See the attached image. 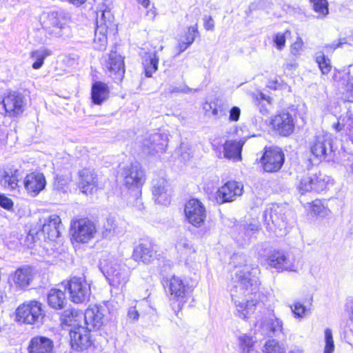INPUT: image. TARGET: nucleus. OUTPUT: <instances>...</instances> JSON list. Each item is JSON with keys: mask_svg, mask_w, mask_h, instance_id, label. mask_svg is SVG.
<instances>
[{"mask_svg": "<svg viewBox=\"0 0 353 353\" xmlns=\"http://www.w3.org/2000/svg\"><path fill=\"white\" fill-rule=\"evenodd\" d=\"M232 262L238 269L233 278L234 285L231 290V296L236 307V314L246 319L256 310V301L250 296L259 291L260 283L257 274L260 270L258 266L248 264L243 254H234Z\"/></svg>", "mask_w": 353, "mask_h": 353, "instance_id": "nucleus-1", "label": "nucleus"}, {"mask_svg": "<svg viewBox=\"0 0 353 353\" xmlns=\"http://www.w3.org/2000/svg\"><path fill=\"white\" fill-rule=\"evenodd\" d=\"M69 21L68 14L63 10L44 12L40 17L41 25L46 34L54 38L70 34Z\"/></svg>", "mask_w": 353, "mask_h": 353, "instance_id": "nucleus-2", "label": "nucleus"}, {"mask_svg": "<svg viewBox=\"0 0 353 353\" xmlns=\"http://www.w3.org/2000/svg\"><path fill=\"white\" fill-rule=\"evenodd\" d=\"M44 316L42 303L34 300L20 305L15 312V321L28 325L39 326L42 324Z\"/></svg>", "mask_w": 353, "mask_h": 353, "instance_id": "nucleus-3", "label": "nucleus"}, {"mask_svg": "<svg viewBox=\"0 0 353 353\" xmlns=\"http://www.w3.org/2000/svg\"><path fill=\"white\" fill-rule=\"evenodd\" d=\"M113 27V16L110 10H103L97 12L96 28L93 39V47L94 49L100 51L106 49L108 44V30Z\"/></svg>", "mask_w": 353, "mask_h": 353, "instance_id": "nucleus-4", "label": "nucleus"}, {"mask_svg": "<svg viewBox=\"0 0 353 353\" xmlns=\"http://www.w3.org/2000/svg\"><path fill=\"white\" fill-rule=\"evenodd\" d=\"M310 149L312 155L319 161L332 160L334 150L332 134L325 132L319 133L310 142Z\"/></svg>", "mask_w": 353, "mask_h": 353, "instance_id": "nucleus-5", "label": "nucleus"}, {"mask_svg": "<svg viewBox=\"0 0 353 353\" xmlns=\"http://www.w3.org/2000/svg\"><path fill=\"white\" fill-rule=\"evenodd\" d=\"M65 290L68 291L70 301L74 303L88 302L91 294L90 284L84 277L74 276L66 283Z\"/></svg>", "mask_w": 353, "mask_h": 353, "instance_id": "nucleus-6", "label": "nucleus"}, {"mask_svg": "<svg viewBox=\"0 0 353 353\" xmlns=\"http://www.w3.org/2000/svg\"><path fill=\"white\" fill-rule=\"evenodd\" d=\"M329 177L320 171L311 170L299 179L298 190L301 194L307 192H321L325 190Z\"/></svg>", "mask_w": 353, "mask_h": 353, "instance_id": "nucleus-7", "label": "nucleus"}, {"mask_svg": "<svg viewBox=\"0 0 353 353\" xmlns=\"http://www.w3.org/2000/svg\"><path fill=\"white\" fill-rule=\"evenodd\" d=\"M70 227L72 238L78 243L89 242L94 237L97 232L95 224L88 219L73 221L71 222Z\"/></svg>", "mask_w": 353, "mask_h": 353, "instance_id": "nucleus-8", "label": "nucleus"}, {"mask_svg": "<svg viewBox=\"0 0 353 353\" xmlns=\"http://www.w3.org/2000/svg\"><path fill=\"white\" fill-rule=\"evenodd\" d=\"M260 162L264 171L276 172L281 169L285 162V155L279 147H265Z\"/></svg>", "mask_w": 353, "mask_h": 353, "instance_id": "nucleus-9", "label": "nucleus"}, {"mask_svg": "<svg viewBox=\"0 0 353 353\" xmlns=\"http://www.w3.org/2000/svg\"><path fill=\"white\" fill-rule=\"evenodd\" d=\"M263 219L267 228L270 230H274V232H276V230H278L282 232L280 235L285 232L287 221L283 208L278 205H273L264 211Z\"/></svg>", "mask_w": 353, "mask_h": 353, "instance_id": "nucleus-10", "label": "nucleus"}, {"mask_svg": "<svg viewBox=\"0 0 353 353\" xmlns=\"http://www.w3.org/2000/svg\"><path fill=\"white\" fill-rule=\"evenodd\" d=\"M272 129L280 136L291 135L295 128V118L288 111L283 110L278 112L271 119Z\"/></svg>", "mask_w": 353, "mask_h": 353, "instance_id": "nucleus-11", "label": "nucleus"}, {"mask_svg": "<svg viewBox=\"0 0 353 353\" xmlns=\"http://www.w3.org/2000/svg\"><path fill=\"white\" fill-rule=\"evenodd\" d=\"M122 175L126 187L129 189L137 188L136 195L141 194L140 188L145 182V174L140 164L135 162L125 167Z\"/></svg>", "mask_w": 353, "mask_h": 353, "instance_id": "nucleus-12", "label": "nucleus"}, {"mask_svg": "<svg viewBox=\"0 0 353 353\" xmlns=\"http://www.w3.org/2000/svg\"><path fill=\"white\" fill-rule=\"evenodd\" d=\"M185 218L192 225L199 228L206 218V210L203 204L196 199H190L185 205Z\"/></svg>", "mask_w": 353, "mask_h": 353, "instance_id": "nucleus-13", "label": "nucleus"}, {"mask_svg": "<svg viewBox=\"0 0 353 353\" xmlns=\"http://www.w3.org/2000/svg\"><path fill=\"white\" fill-rule=\"evenodd\" d=\"M168 141L166 134L159 132L147 133L142 143L143 150L151 155L163 153L165 151Z\"/></svg>", "mask_w": 353, "mask_h": 353, "instance_id": "nucleus-14", "label": "nucleus"}, {"mask_svg": "<svg viewBox=\"0 0 353 353\" xmlns=\"http://www.w3.org/2000/svg\"><path fill=\"white\" fill-rule=\"evenodd\" d=\"M266 262L269 268L277 272L294 271V259L281 250H272L267 255Z\"/></svg>", "mask_w": 353, "mask_h": 353, "instance_id": "nucleus-15", "label": "nucleus"}, {"mask_svg": "<svg viewBox=\"0 0 353 353\" xmlns=\"http://www.w3.org/2000/svg\"><path fill=\"white\" fill-rule=\"evenodd\" d=\"M90 330L81 325H78L70 330V345L73 350L82 351L92 345Z\"/></svg>", "mask_w": 353, "mask_h": 353, "instance_id": "nucleus-16", "label": "nucleus"}, {"mask_svg": "<svg viewBox=\"0 0 353 353\" xmlns=\"http://www.w3.org/2000/svg\"><path fill=\"white\" fill-rule=\"evenodd\" d=\"M170 298L179 302V311L181 310L183 304L188 301L189 287L183 280L176 276H172L168 283Z\"/></svg>", "mask_w": 353, "mask_h": 353, "instance_id": "nucleus-17", "label": "nucleus"}, {"mask_svg": "<svg viewBox=\"0 0 353 353\" xmlns=\"http://www.w3.org/2000/svg\"><path fill=\"white\" fill-rule=\"evenodd\" d=\"M100 269L107 279L118 285L125 284L128 281V274L122 271L119 265L112 261H101Z\"/></svg>", "mask_w": 353, "mask_h": 353, "instance_id": "nucleus-18", "label": "nucleus"}, {"mask_svg": "<svg viewBox=\"0 0 353 353\" xmlns=\"http://www.w3.org/2000/svg\"><path fill=\"white\" fill-rule=\"evenodd\" d=\"M61 221L57 214H52L44 219L41 230L36 234L43 235L44 239L50 241L56 240L61 234Z\"/></svg>", "mask_w": 353, "mask_h": 353, "instance_id": "nucleus-19", "label": "nucleus"}, {"mask_svg": "<svg viewBox=\"0 0 353 353\" xmlns=\"http://www.w3.org/2000/svg\"><path fill=\"white\" fill-rule=\"evenodd\" d=\"M25 99L22 94L13 92L6 96L0 103L2 108L10 116L19 114L23 111Z\"/></svg>", "mask_w": 353, "mask_h": 353, "instance_id": "nucleus-20", "label": "nucleus"}, {"mask_svg": "<svg viewBox=\"0 0 353 353\" xmlns=\"http://www.w3.org/2000/svg\"><path fill=\"white\" fill-rule=\"evenodd\" d=\"M104 66L110 72V75L115 80L121 81L125 73L123 58L116 51L111 50L105 57Z\"/></svg>", "mask_w": 353, "mask_h": 353, "instance_id": "nucleus-21", "label": "nucleus"}, {"mask_svg": "<svg viewBox=\"0 0 353 353\" xmlns=\"http://www.w3.org/2000/svg\"><path fill=\"white\" fill-rule=\"evenodd\" d=\"M243 185L236 181H228L219 188L216 199L221 203L234 201L242 194Z\"/></svg>", "mask_w": 353, "mask_h": 353, "instance_id": "nucleus-22", "label": "nucleus"}, {"mask_svg": "<svg viewBox=\"0 0 353 353\" xmlns=\"http://www.w3.org/2000/svg\"><path fill=\"white\" fill-rule=\"evenodd\" d=\"M157 252L155 246L151 243H141L134 248L132 258L136 261L150 264L157 259Z\"/></svg>", "mask_w": 353, "mask_h": 353, "instance_id": "nucleus-23", "label": "nucleus"}, {"mask_svg": "<svg viewBox=\"0 0 353 353\" xmlns=\"http://www.w3.org/2000/svg\"><path fill=\"white\" fill-rule=\"evenodd\" d=\"M23 185L28 194L35 196L45 188L46 181L43 174L34 172L26 175Z\"/></svg>", "mask_w": 353, "mask_h": 353, "instance_id": "nucleus-24", "label": "nucleus"}, {"mask_svg": "<svg viewBox=\"0 0 353 353\" xmlns=\"http://www.w3.org/2000/svg\"><path fill=\"white\" fill-rule=\"evenodd\" d=\"M79 187L82 192L92 194L97 190L98 186V179L94 171L88 168H84L79 171Z\"/></svg>", "mask_w": 353, "mask_h": 353, "instance_id": "nucleus-25", "label": "nucleus"}, {"mask_svg": "<svg viewBox=\"0 0 353 353\" xmlns=\"http://www.w3.org/2000/svg\"><path fill=\"white\" fill-rule=\"evenodd\" d=\"M152 191L156 203L165 205L170 203L168 182L164 178L157 176L153 179L152 181Z\"/></svg>", "mask_w": 353, "mask_h": 353, "instance_id": "nucleus-26", "label": "nucleus"}, {"mask_svg": "<svg viewBox=\"0 0 353 353\" xmlns=\"http://www.w3.org/2000/svg\"><path fill=\"white\" fill-rule=\"evenodd\" d=\"M28 353H54L53 341L46 336L32 338L28 346Z\"/></svg>", "mask_w": 353, "mask_h": 353, "instance_id": "nucleus-27", "label": "nucleus"}, {"mask_svg": "<svg viewBox=\"0 0 353 353\" xmlns=\"http://www.w3.org/2000/svg\"><path fill=\"white\" fill-rule=\"evenodd\" d=\"M103 318L102 307L97 305L88 308L84 313L86 327H89L90 330L100 328L103 323Z\"/></svg>", "mask_w": 353, "mask_h": 353, "instance_id": "nucleus-28", "label": "nucleus"}, {"mask_svg": "<svg viewBox=\"0 0 353 353\" xmlns=\"http://www.w3.org/2000/svg\"><path fill=\"white\" fill-rule=\"evenodd\" d=\"M245 141L243 140H228L223 144V156L234 161L241 160V152Z\"/></svg>", "mask_w": 353, "mask_h": 353, "instance_id": "nucleus-29", "label": "nucleus"}, {"mask_svg": "<svg viewBox=\"0 0 353 353\" xmlns=\"http://www.w3.org/2000/svg\"><path fill=\"white\" fill-rule=\"evenodd\" d=\"M34 277L32 269L30 266H23L18 268L11 276L14 284L20 288H26Z\"/></svg>", "mask_w": 353, "mask_h": 353, "instance_id": "nucleus-30", "label": "nucleus"}, {"mask_svg": "<svg viewBox=\"0 0 353 353\" xmlns=\"http://www.w3.org/2000/svg\"><path fill=\"white\" fill-rule=\"evenodd\" d=\"M109 92L108 86L105 83L101 81H96L92 86L91 98L92 102L96 105H101L108 99Z\"/></svg>", "mask_w": 353, "mask_h": 353, "instance_id": "nucleus-31", "label": "nucleus"}, {"mask_svg": "<svg viewBox=\"0 0 353 353\" xmlns=\"http://www.w3.org/2000/svg\"><path fill=\"white\" fill-rule=\"evenodd\" d=\"M264 334L277 336L283 333V321L276 317L265 319L261 323Z\"/></svg>", "mask_w": 353, "mask_h": 353, "instance_id": "nucleus-32", "label": "nucleus"}, {"mask_svg": "<svg viewBox=\"0 0 353 353\" xmlns=\"http://www.w3.org/2000/svg\"><path fill=\"white\" fill-rule=\"evenodd\" d=\"M47 299L49 306L55 310L63 309L67 303L65 292L55 288L49 291Z\"/></svg>", "mask_w": 353, "mask_h": 353, "instance_id": "nucleus-33", "label": "nucleus"}, {"mask_svg": "<svg viewBox=\"0 0 353 353\" xmlns=\"http://www.w3.org/2000/svg\"><path fill=\"white\" fill-rule=\"evenodd\" d=\"M143 65L146 77H152V74L158 70L159 57L157 52L148 53L143 59Z\"/></svg>", "mask_w": 353, "mask_h": 353, "instance_id": "nucleus-34", "label": "nucleus"}, {"mask_svg": "<svg viewBox=\"0 0 353 353\" xmlns=\"http://www.w3.org/2000/svg\"><path fill=\"white\" fill-rule=\"evenodd\" d=\"M334 128L337 132L344 130L353 143V114L339 118L338 122L334 125Z\"/></svg>", "mask_w": 353, "mask_h": 353, "instance_id": "nucleus-35", "label": "nucleus"}, {"mask_svg": "<svg viewBox=\"0 0 353 353\" xmlns=\"http://www.w3.org/2000/svg\"><path fill=\"white\" fill-rule=\"evenodd\" d=\"M123 232V230L119 226L114 218H108L103 226V236L110 239L114 235H119Z\"/></svg>", "mask_w": 353, "mask_h": 353, "instance_id": "nucleus-36", "label": "nucleus"}, {"mask_svg": "<svg viewBox=\"0 0 353 353\" xmlns=\"http://www.w3.org/2000/svg\"><path fill=\"white\" fill-rule=\"evenodd\" d=\"M80 317L81 315L74 309L65 310L61 316V325L74 328L79 325L77 322Z\"/></svg>", "mask_w": 353, "mask_h": 353, "instance_id": "nucleus-37", "label": "nucleus"}, {"mask_svg": "<svg viewBox=\"0 0 353 353\" xmlns=\"http://www.w3.org/2000/svg\"><path fill=\"white\" fill-rule=\"evenodd\" d=\"M254 103L259 110V112L265 115L268 113V109L267 105H270L272 104V99L266 96L263 92H259L254 95L253 99Z\"/></svg>", "mask_w": 353, "mask_h": 353, "instance_id": "nucleus-38", "label": "nucleus"}, {"mask_svg": "<svg viewBox=\"0 0 353 353\" xmlns=\"http://www.w3.org/2000/svg\"><path fill=\"white\" fill-rule=\"evenodd\" d=\"M52 52L50 50L41 48L32 51L31 52V58L34 59L32 67L33 69L38 70L42 67L44 63V59L50 56Z\"/></svg>", "mask_w": 353, "mask_h": 353, "instance_id": "nucleus-39", "label": "nucleus"}, {"mask_svg": "<svg viewBox=\"0 0 353 353\" xmlns=\"http://www.w3.org/2000/svg\"><path fill=\"white\" fill-rule=\"evenodd\" d=\"M238 341L242 353H250L256 340L250 334H242L238 336Z\"/></svg>", "mask_w": 353, "mask_h": 353, "instance_id": "nucleus-40", "label": "nucleus"}, {"mask_svg": "<svg viewBox=\"0 0 353 353\" xmlns=\"http://www.w3.org/2000/svg\"><path fill=\"white\" fill-rule=\"evenodd\" d=\"M263 353H285V346L276 339H268L262 349Z\"/></svg>", "mask_w": 353, "mask_h": 353, "instance_id": "nucleus-41", "label": "nucleus"}, {"mask_svg": "<svg viewBox=\"0 0 353 353\" xmlns=\"http://www.w3.org/2000/svg\"><path fill=\"white\" fill-rule=\"evenodd\" d=\"M18 182L19 180L16 173L10 174L8 172H4L0 180L1 186L8 190H14L18 187Z\"/></svg>", "mask_w": 353, "mask_h": 353, "instance_id": "nucleus-42", "label": "nucleus"}, {"mask_svg": "<svg viewBox=\"0 0 353 353\" xmlns=\"http://www.w3.org/2000/svg\"><path fill=\"white\" fill-rule=\"evenodd\" d=\"M314 11L317 13L319 19H323L329 14L327 0H310Z\"/></svg>", "mask_w": 353, "mask_h": 353, "instance_id": "nucleus-43", "label": "nucleus"}, {"mask_svg": "<svg viewBox=\"0 0 353 353\" xmlns=\"http://www.w3.org/2000/svg\"><path fill=\"white\" fill-rule=\"evenodd\" d=\"M315 60L323 74H328L331 69L330 59L325 57L323 52H318L315 55Z\"/></svg>", "mask_w": 353, "mask_h": 353, "instance_id": "nucleus-44", "label": "nucleus"}, {"mask_svg": "<svg viewBox=\"0 0 353 353\" xmlns=\"http://www.w3.org/2000/svg\"><path fill=\"white\" fill-rule=\"evenodd\" d=\"M70 182L69 177L66 176H57L54 182V189L59 192L65 193L67 192L68 187V185Z\"/></svg>", "mask_w": 353, "mask_h": 353, "instance_id": "nucleus-45", "label": "nucleus"}, {"mask_svg": "<svg viewBox=\"0 0 353 353\" xmlns=\"http://www.w3.org/2000/svg\"><path fill=\"white\" fill-rule=\"evenodd\" d=\"M325 345L324 353H332L334 350V344L332 337V332L330 328H326L325 330Z\"/></svg>", "mask_w": 353, "mask_h": 353, "instance_id": "nucleus-46", "label": "nucleus"}, {"mask_svg": "<svg viewBox=\"0 0 353 353\" xmlns=\"http://www.w3.org/2000/svg\"><path fill=\"white\" fill-rule=\"evenodd\" d=\"M199 34L197 26H190L188 32L185 33L184 39H183L185 42H188V44H190V46L192 44V43L194 41L195 38Z\"/></svg>", "mask_w": 353, "mask_h": 353, "instance_id": "nucleus-47", "label": "nucleus"}, {"mask_svg": "<svg viewBox=\"0 0 353 353\" xmlns=\"http://www.w3.org/2000/svg\"><path fill=\"white\" fill-rule=\"evenodd\" d=\"M291 309L296 318H303L307 312L305 306L300 302H295Z\"/></svg>", "mask_w": 353, "mask_h": 353, "instance_id": "nucleus-48", "label": "nucleus"}, {"mask_svg": "<svg viewBox=\"0 0 353 353\" xmlns=\"http://www.w3.org/2000/svg\"><path fill=\"white\" fill-rule=\"evenodd\" d=\"M288 33L290 34V31L287 30L285 33L278 32L275 34L273 41L277 49L281 50L285 47L286 41L285 34Z\"/></svg>", "mask_w": 353, "mask_h": 353, "instance_id": "nucleus-49", "label": "nucleus"}, {"mask_svg": "<svg viewBox=\"0 0 353 353\" xmlns=\"http://www.w3.org/2000/svg\"><path fill=\"white\" fill-rule=\"evenodd\" d=\"M347 101L353 100V76H349L344 87Z\"/></svg>", "mask_w": 353, "mask_h": 353, "instance_id": "nucleus-50", "label": "nucleus"}, {"mask_svg": "<svg viewBox=\"0 0 353 353\" xmlns=\"http://www.w3.org/2000/svg\"><path fill=\"white\" fill-rule=\"evenodd\" d=\"M176 248L181 251H186L188 253L190 252L192 249V245L186 239H181L176 243Z\"/></svg>", "mask_w": 353, "mask_h": 353, "instance_id": "nucleus-51", "label": "nucleus"}, {"mask_svg": "<svg viewBox=\"0 0 353 353\" xmlns=\"http://www.w3.org/2000/svg\"><path fill=\"white\" fill-rule=\"evenodd\" d=\"M325 210L323 204L320 200H315L312 204V212L316 215H323Z\"/></svg>", "mask_w": 353, "mask_h": 353, "instance_id": "nucleus-52", "label": "nucleus"}, {"mask_svg": "<svg viewBox=\"0 0 353 353\" xmlns=\"http://www.w3.org/2000/svg\"><path fill=\"white\" fill-rule=\"evenodd\" d=\"M0 206L6 210H10L13 207V202L8 197L0 194Z\"/></svg>", "mask_w": 353, "mask_h": 353, "instance_id": "nucleus-53", "label": "nucleus"}, {"mask_svg": "<svg viewBox=\"0 0 353 353\" xmlns=\"http://www.w3.org/2000/svg\"><path fill=\"white\" fill-rule=\"evenodd\" d=\"M229 120L230 121H238L241 115V109L237 106H233L230 110Z\"/></svg>", "mask_w": 353, "mask_h": 353, "instance_id": "nucleus-54", "label": "nucleus"}, {"mask_svg": "<svg viewBox=\"0 0 353 353\" xmlns=\"http://www.w3.org/2000/svg\"><path fill=\"white\" fill-rule=\"evenodd\" d=\"M346 40H347V39L341 38L339 39L338 41H334L331 44L326 45L325 46V48L327 50H328V49L335 50L338 48H342L343 46L346 43Z\"/></svg>", "mask_w": 353, "mask_h": 353, "instance_id": "nucleus-55", "label": "nucleus"}, {"mask_svg": "<svg viewBox=\"0 0 353 353\" xmlns=\"http://www.w3.org/2000/svg\"><path fill=\"white\" fill-rule=\"evenodd\" d=\"M346 40H347V39L341 38L339 39L338 41H334L331 44L326 45L325 46V48L327 50H328V49L335 50L338 48H342L343 46L346 43Z\"/></svg>", "mask_w": 353, "mask_h": 353, "instance_id": "nucleus-56", "label": "nucleus"}, {"mask_svg": "<svg viewBox=\"0 0 353 353\" xmlns=\"http://www.w3.org/2000/svg\"><path fill=\"white\" fill-rule=\"evenodd\" d=\"M303 42L302 39L299 37L296 41L293 43L291 46V52L293 54H296L299 53V50L301 49L303 46Z\"/></svg>", "mask_w": 353, "mask_h": 353, "instance_id": "nucleus-57", "label": "nucleus"}, {"mask_svg": "<svg viewBox=\"0 0 353 353\" xmlns=\"http://www.w3.org/2000/svg\"><path fill=\"white\" fill-rule=\"evenodd\" d=\"M342 164L353 174V155L347 156V159H344Z\"/></svg>", "mask_w": 353, "mask_h": 353, "instance_id": "nucleus-58", "label": "nucleus"}, {"mask_svg": "<svg viewBox=\"0 0 353 353\" xmlns=\"http://www.w3.org/2000/svg\"><path fill=\"white\" fill-rule=\"evenodd\" d=\"M204 27L207 30H213L214 27V20L212 17H204Z\"/></svg>", "mask_w": 353, "mask_h": 353, "instance_id": "nucleus-59", "label": "nucleus"}, {"mask_svg": "<svg viewBox=\"0 0 353 353\" xmlns=\"http://www.w3.org/2000/svg\"><path fill=\"white\" fill-rule=\"evenodd\" d=\"M128 316L132 320H138L139 314L135 307H130L128 310Z\"/></svg>", "mask_w": 353, "mask_h": 353, "instance_id": "nucleus-60", "label": "nucleus"}, {"mask_svg": "<svg viewBox=\"0 0 353 353\" xmlns=\"http://www.w3.org/2000/svg\"><path fill=\"white\" fill-rule=\"evenodd\" d=\"M189 46H190V45L188 44V42H185L183 39L180 40L177 47L179 49V52L177 54L184 52L186 49H188Z\"/></svg>", "mask_w": 353, "mask_h": 353, "instance_id": "nucleus-61", "label": "nucleus"}, {"mask_svg": "<svg viewBox=\"0 0 353 353\" xmlns=\"http://www.w3.org/2000/svg\"><path fill=\"white\" fill-rule=\"evenodd\" d=\"M259 225L256 223H250L248 225L245 230L248 232H251L254 233L255 231L258 230Z\"/></svg>", "mask_w": 353, "mask_h": 353, "instance_id": "nucleus-62", "label": "nucleus"}, {"mask_svg": "<svg viewBox=\"0 0 353 353\" xmlns=\"http://www.w3.org/2000/svg\"><path fill=\"white\" fill-rule=\"evenodd\" d=\"M346 310L348 312L353 314V299L349 300L346 303Z\"/></svg>", "mask_w": 353, "mask_h": 353, "instance_id": "nucleus-63", "label": "nucleus"}, {"mask_svg": "<svg viewBox=\"0 0 353 353\" xmlns=\"http://www.w3.org/2000/svg\"><path fill=\"white\" fill-rule=\"evenodd\" d=\"M343 39H347L345 44L353 46V33L347 35L345 37H343Z\"/></svg>", "mask_w": 353, "mask_h": 353, "instance_id": "nucleus-64", "label": "nucleus"}]
</instances>
